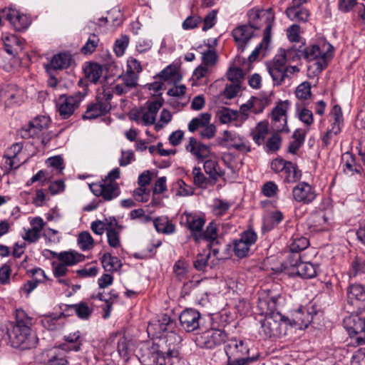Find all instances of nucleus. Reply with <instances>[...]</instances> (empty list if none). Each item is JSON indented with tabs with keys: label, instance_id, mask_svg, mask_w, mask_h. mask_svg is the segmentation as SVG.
<instances>
[{
	"label": "nucleus",
	"instance_id": "obj_46",
	"mask_svg": "<svg viewBox=\"0 0 365 365\" xmlns=\"http://www.w3.org/2000/svg\"><path fill=\"white\" fill-rule=\"evenodd\" d=\"M101 263L106 270L108 272L116 271L121 267V263L118 258L113 257L108 253L103 256Z\"/></svg>",
	"mask_w": 365,
	"mask_h": 365
},
{
	"label": "nucleus",
	"instance_id": "obj_38",
	"mask_svg": "<svg viewBox=\"0 0 365 365\" xmlns=\"http://www.w3.org/2000/svg\"><path fill=\"white\" fill-rule=\"evenodd\" d=\"M1 39L3 41L5 51L10 55H14L17 51L16 47H19L21 44V41L14 34H3Z\"/></svg>",
	"mask_w": 365,
	"mask_h": 365
},
{
	"label": "nucleus",
	"instance_id": "obj_55",
	"mask_svg": "<svg viewBox=\"0 0 365 365\" xmlns=\"http://www.w3.org/2000/svg\"><path fill=\"white\" fill-rule=\"evenodd\" d=\"M331 125H336L341 128L343 124V114L341 107L339 105L333 106L331 113Z\"/></svg>",
	"mask_w": 365,
	"mask_h": 365
},
{
	"label": "nucleus",
	"instance_id": "obj_15",
	"mask_svg": "<svg viewBox=\"0 0 365 365\" xmlns=\"http://www.w3.org/2000/svg\"><path fill=\"white\" fill-rule=\"evenodd\" d=\"M49 123L50 119L48 117L45 115L36 117L30 121L27 125L24 126L19 131V134L24 139L38 137L43 130L48 128Z\"/></svg>",
	"mask_w": 365,
	"mask_h": 365
},
{
	"label": "nucleus",
	"instance_id": "obj_26",
	"mask_svg": "<svg viewBox=\"0 0 365 365\" xmlns=\"http://www.w3.org/2000/svg\"><path fill=\"white\" fill-rule=\"evenodd\" d=\"M266 106L267 102L264 100L257 98H252L247 103L242 105L240 107L242 120H245L247 118L250 113L258 114L262 112Z\"/></svg>",
	"mask_w": 365,
	"mask_h": 365
},
{
	"label": "nucleus",
	"instance_id": "obj_12",
	"mask_svg": "<svg viewBox=\"0 0 365 365\" xmlns=\"http://www.w3.org/2000/svg\"><path fill=\"white\" fill-rule=\"evenodd\" d=\"M226 338L227 334L224 331L211 329L197 335L195 342L201 348L213 349L222 344Z\"/></svg>",
	"mask_w": 365,
	"mask_h": 365
},
{
	"label": "nucleus",
	"instance_id": "obj_17",
	"mask_svg": "<svg viewBox=\"0 0 365 365\" xmlns=\"http://www.w3.org/2000/svg\"><path fill=\"white\" fill-rule=\"evenodd\" d=\"M5 19L8 20L16 31H23L28 28L31 21L29 18L19 11L6 8L1 10Z\"/></svg>",
	"mask_w": 365,
	"mask_h": 365
},
{
	"label": "nucleus",
	"instance_id": "obj_58",
	"mask_svg": "<svg viewBox=\"0 0 365 365\" xmlns=\"http://www.w3.org/2000/svg\"><path fill=\"white\" fill-rule=\"evenodd\" d=\"M160 76L164 81H176L179 77L178 68L175 66H168L161 71Z\"/></svg>",
	"mask_w": 365,
	"mask_h": 365
},
{
	"label": "nucleus",
	"instance_id": "obj_57",
	"mask_svg": "<svg viewBox=\"0 0 365 365\" xmlns=\"http://www.w3.org/2000/svg\"><path fill=\"white\" fill-rule=\"evenodd\" d=\"M282 173V177L284 179V181L287 182H292L296 181L298 179V175L296 170V168L293 163L291 162L287 163L286 168Z\"/></svg>",
	"mask_w": 365,
	"mask_h": 365
},
{
	"label": "nucleus",
	"instance_id": "obj_11",
	"mask_svg": "<svg viewBox=\"0 0 365 365\" xmlns=\"http://www.w3.org/2000/svg\"><path fill=\"white\" fill-rule=\"evenodd\" d=\"M163 106L160 100H155L148 103L145 108H142L132 113L131 118L138 123L144 125H153L155 121L156 115Z\"/></svg>",
	"mask_w": 365,
	"mask_h": 365
},
{
	"label": "nucleus",
	"instance_id": "obj_23",
	"mask_svg": "<svg viewBox=\"0 0 365 365\" xmlns=\"http://www.w3.org/2000/svg\"><path fill=\"white\" fill-rule=\"evenodd\" d=\"M307 2V0H292V6L286 10L287 17L292 21L306 22L310 14L307 9L301 6Z\"/></svg>",
	"mask_w": 365,
	"mask_h": 365
},
{
	"label": "nucleus",
	"instance_id": "obj_44",
	"mask_svg": "<svg viewBox=\"0 0 365 365\" xmlns=\"http://www.w3.org/2000/svg\"><path fill=\"white\" fill-rule=\"evenodd\" d=\"M297 273L304 278H313L317 275V266L310 262L299 263Z\"/></svg>",
	"mask_w": 365,
	"mask_h": 365
},
{
	"label": "nucleus",
	"instance_id": "obj_32",
	"mask_svg": "<svg viewBox=\"0 0 365 365\" xmlns=\"http://www.w3.org/2000/svg\"><path fill=\"white\" fill-rule=\"evenodd\" d=\"M22 148V145L17 143L13 144L6 150L5 153L6 163L9 165L10 168L16 169L19 167L20 161L18 159V155L21 153Z\"/></svg>",
	"mask_w": 365,
	"mask_h": 365
},
{
	"label": "nucleus",
	"instance_id": "obj_19",
	"mask_svg": "<svg viewBox=\"0 0 365 365\" xmlns=\"http://www.w3.org/2000/svg\"><path fill=\"white\" fill-rule=\"evenodd\" d=\"M257 237V234L252 230L244 232L240 238L234 243L235 254L240 258L245 257L250 250V247L256 242Z\"/></svg>",
	"mask_w": 365,
	"mask_h": 365
},
{
	"label": "nucleus",
	"instance_id": "obj_7",
	"mask_svg": "<svg viewBox=\"0 0 365 365\" xmlns=\"http://www.w3.org/2000/svg\"><path fill=\"white\" fill-rule=\"evenodd\" d=\"M86 94L82 92H76L73 95H61L56 101L57 110L63 119L71 116L79 107Z\"/></svg>",
	"mask_w": 365,
	"mask_h": 365
},
{
	"label": "nucleus",
	"instance_id": "obj_1",
	"mask_svg": "<svg viewBox=\"0 0 365 365\" xmlns=\"http://www.w3.org/2000/svg\"><path fill=\"white\" fill-rule=\"evenodd\" d=\"M248 19L250 25L255 29L264 28V37L262 42L255 48L249 56L250 61H255L259 53L265 50L271 38V30L274 21V14L272 9H252L249 11Z\"/></svg>",
	"mask_w": 365,
	"mask_h": 365
},
{
	"label": "nucleus",
	"instance_id": "obj_6",
	"mask_svg": "<svg viewBox=\"0 0 365 365\" xmlns=\"http://www.w3.org/2000/svg\"><path fill=\"white\" fill-rule=\"evenodd\" d=\"M291 319L285 318L279 312H270L261 320V333L266 337H280L287 334Z\"/></svg>",
	"mask_w": 365,
	"mask_h": 365
},
{
	"label": "nucleus",
	"instance_id": "obj_22",
	"mask_svg": "<svg viewBox=\"0 0 365 365\" xmlns=\"http://www.w3.org/2000/svg\"><path fill=\"white\" fill-rule=\"evenodd\" d=\"M200 319V314L192 309L184 310L179 317L180 326L187 332L193 331L198 329Z\"/></svg>",
	"mask_w": 365,
	"mask_h": 365
},
{
	"label": "nucleus",
	"instance_id": "obj_2",
	"mask_svg": "<svg viewBox=\"0 0 365 365\" xmlns=\"http://www.w3.org/2000/svg\"><path fill=\"white\" fill-rule=\"evenodd\" d=\"M31 318L22 309L16 312V325L14 327L10 339L13 346L21 349H29L34 347L37 343V338L31 331Z\"/></svg>",
	"mask_w": 365,
	"mask_h": 365
},
{
	"label": "nucleus",
	"instance_id": "obj_37",
	"mask_svg": "<svg viewBox=\"0 0 365 365\" xmlns=\"http://www.w3.org/2000/svg\"><path fill=\"white\" fill-rule=\"evenodd\" d=\"M153 225L157 232L165 235L173 234L175 232V226L167 217H159L153 220Z\"/></svg>",
	"mask_w": 365,
	"mask_h": 365
},
{
	"label": "nucleus",
	"instance_id": "obj_50",
	"mask_svg": "<svg viewBox=\"0 0 365 365\" xmlns=\"http://www.w3.org/2000/svg\"><path fill=\"white\" fill-rule=\"evenodd\" d=\"M192 174L193 175L194 184L199 187L206 188L210 182L212 183L210 178H206L200 168L195 167Z\"/></svg>",
	"mask_w": 365,
	"mask_h": 365
},
{
	"label": "nucleus",
	"instance_id": "obj_25",
	"mask_svg": "<svg viewBox=\"0 0 365 365\" xmlns=\"http://www.w3.org/2000/svg\"><path fill=\"white\" fill-rule=\"evenodd\" d=\"M223 140L228 145L232 146L242 153L251 151L249 142L233 131L225 130L223 133Z\"/></svg>",
	"mask_w": 365,
	"mask_h": 365
},
{
	"label": "nucleus",
	"instance_id": "obj_42",
	"mask_svg": "<svg viewBox=\"0 0 365 365\" xmlns=\"http://www.w3.org/2000/svg\"><path fill=\"white\" fill-rule=\"evenodd\" d=\"M211 115L207 113H204L194 118L188 124V130L190 132H195L198 129H202L210 121Z\"/></svg>",
	"mask_w": 365,
	"mask_h": 365
},
{
	"label": "nucleus",
	"instance_id": "obj_52",
	"mask_svg": "<svg viewBox=\"0 0 365 365\" xmlns=\"http://www.w3.org/2000/svg\"><path fill=\"white\" fill-rule=\"evenodd\" d=\"M342 159L345 161L344 171L346 174L352 175L354 173H360L361 166L355 163V160L351 154L345 153Z\"/></svg>",
	"mask_w": 365,
	"mask_h": 365
},
{
	"label": "nucleus",
	"instance_id": "obj_20",
	"mask_svg": "<svg viewBox=\"0 0 365 365\" xmlns=\"http://www.w3.org/2000/svg\"><path fill=\"white\" fill-rule=\"evenodd\" d=\"M347 302L354 310L359 311L365 307V290L360 284H351L347 290Z\"/></svg>",
	"mask_w": 365,
	"mask_h": 365
},
{
	"label": "nucleus",
	"instance_id": "obj_39",
	"mask_svg": "<svg viewBox=\"0 0 365 365\" xmlns=\"http://www.w3.org/2000/svg\"><path fill=\"white\" fill-rule=\"evenodd\" d=\"M295 96L299 101L297 103L307 104L312 97L310 83L304 81L300 83L295 90Z\"/></svg>",
	"mask_w": 365,
	"mask_h": 365
},
{
	"label": "nucleus",
	"instance_id": "obj_29",
	"mask_svg": "<svg viewBox=\"0 0 365 365\" xmlns=\"http://www.w3.org/2000/svg\"><path fill=\"white\" fill-rule=\"evenodd\" d=\"M31 228L26 232L24 239L30 242H34L39 239L44 222L41 217H34L31 220Z\"/></svg>",
	"mask_w": 365,
	"mask_h": 365
},
{
	"label": "nucleus",
	"instance_id": "obj_9",
	"mask_svg": "<svg viewBox=\"0 0 365 365\" xmlns=\"http://www.w3.org/2000/svg\"><path fill=\"white\" fill-rule=\"evenodd\" d=\"M344 328L349 332L352 342L357 344L365 343V317L351 315L344 319Z\"/></svg>",
	"mask_w": 365,
	"mask_h": 365
},
{
	"label": "nucleus",
	"instance_id": "obj_24",
	"mask_svg": "<svg viewBox=\"0 0 365 365\" xmlns=\"http://www.w3.org/2000/svg\"><path fill=\"white\" fill-rule=\"evenodd\" d=\"M267 70L274 82L281 84L286 78L284 58L275 57L267 65Z\"/></svg>",
	"mask_w": 365,
	"mask_h": 365
},
{
	"label": "nucleus",
	"instance_id": "obj_16",
	"mask_svg": "<svg viewBox=\"0 0 365 365\" xmlns=\"http://www.w3.org/2000/svg\"><path fill=\"white\" fill-rule=\"evenodd\" d=\"M138 78L139 76L136 74L130 73L126 71L124 75L119 77L109 90L117 95L125 94L138 86Z\"/></svg>",
	"mask_w": 365,
	"mask_h": 365
},
{
	"label": "nucleus",
	"instance_id": "obj_18",
	"mask_svg": "<svg viewBox=\"0 0 365 365\" xmlns=\"http://www.w3.org/2000/svg\"><path fill=\"white\" fill-rule=\"evenodd\" d=\"M232 35L238 50L243 51L249 41L254 37L255 29L250 24L241 25L233 29Z\"/></svg>",
	"mask_w": 365,
	"mask_h": 365
},
{
	"label": "nucleus",
	"instance_id": "obj_59",
	"mask_svg": "<svg viewBox=\"0 0 365 365\" xmlns=\"http://www.w3.org/2000/svg\"><path fill=\"white\" fill-rule=\"evenodd\" d=\"M188 263L184 260H178L175 262L173 270L179 279H183L187 277L188 273Z\"/></svg>",
	"mask_w": 365,
	"mask_h": 365
},
{
	"label": "nucleus",
	"instance_id": "obj_33",
	"mask_svg": "<svg viewBox=\"0 0 365 365\" xmlns=\"http://www.w3.org/2000/svg\"><path fill=\"white\" fill-rule=\"evenodd\" d=\"M312 319V316L305 308H299L293 314V319L291 320L292 327L294 325L299 326V328H307Z\"/></svg>",
	"mask_w": 365,
	"mask_h": 365
},
{
	"label": "nucleus",
	"instance_id": "obj_5",
	"mask_svg": "<svg viewBox=\"0 0 365 365\" xmlns=\"http://www.w3.org/2000/svg\"><path fill=\"white\" fill-rule=\"evenodd\" d=\"M227 365H248L256 361L257 356H249L247 343L241 339H230L225 346Z\"/></svg>",
	"mask_w": 365,
	"mask_h": 365
},
{
	"label": "nucleus",
	"instance_id": "obj_61",
	"mask_svg": "<svg viewBox=\"0 0 365 365\" xmlns=\"http://www.w3.org/2000/svg\"><path fill=\"white\" fill-rule=\"evenodd\" d=\"M230 207L231 203L229 202L223 200L216 199L214 201L213 212L216 215H223L228 211Z\"/></svg>",
	"mask_w": 365,
	"mask_h": 365
},
{
	"label": "nucleus",
	"instance_id": "obj_34",
	"mask_svg": "<svg viewBox=\"0 0 365 365\" xmlns=\"http://www.w3.org/2000/svg\"><path fill=\"white\" fill-rule=\"evenodd\" d=\"M52 271L53 276L58 279V282L66 286L70 285V280L65 278L69 273L68 267L61 264L58 261H53L51 262Z\"/></svg>",
	"mask_w": 365,
	"mask_h": 365
},
{
	"label": "nucleus",
	"instance_id": "obj_8",
	"mask_svg": "<svg viewBox=\"0 0 365 365\" xmlns=\"http://www.w3.org/2000/svg\"><path fill=\"white\" fill-rule=\"evenodd\" d=\"M143 361L147 365H176L179 363V352L177 349H169L166 353L152 347L143 356Z\"/></svg>",
	"mask_w": 365,
	"mask_h": 365
},
{
	"label": "nucleus",
	"instance_id": "obj_63",
	"mask_svg": "<svg viewBox=\"0 0 365 365\" xmlns=\"http://www.w3.org/2000/svg\"><path fill=\"white\" fill-rule=\"evenodd\" d=\"M227 79L233 83L240 84L243 77V71L237 67H230L227 73Z\"/></svg>",
	"mask_w": 365,
	"mask_h": 365
},
{
	"label": "nucleus",
	"instance_id": "obj_30",
	"mask_svg": "<svg viewBox=\"0 0 365 365\" xmlns=\"http://www.w3.org/2000/svg\"><path fill=\"white\" fill-rule=\"evenodd\" d=\"M21 91L15 86H8L0 92V97L6 106H12L20 100Z\"/></svg>",
	"mask_w": 365,
	"mask_h": 365
},
{
	"label": "nucleus",
	"instance_id": "obj_49",
	"mask_svg": "<svg viewBox=\"0 0 365 365\" xmlns=\"http://www.w3.org/2000/svg\"><path fill=\"white\" fill-rule=\"evenodd\" d=\"M258 307L261 311V314H269L270 312H276V299L274 298L259 299Z\"/></svg>",
	"mask_w": 365,
	"mask_h": 365
},
{
	"label": "nucleus",
	"instance_id": "obj_31",
	"mask_svg": "<svg viewBox=\"0 0 365 365\" xmlns=\"http://www.w3.org/2000/svg\"><path fill=\"white\" fill-rule=\"evenodd\" d=\"M203 167L205 172L210 176L212 184H215L225 174V172L219 166L218 163L215 160H206Z\"/></svg>",
	"mask_w": 365,
	"mask_h": 365
},
{
	"label": "nucleus",
	"instance_id": "obj_21",
	"mask_svg": "<svg viewBox=\"0 0 365 365\" xmlns=\"http://www.w3.org/2000/svg\"><path fill=\"white\" fill-rule=\"evenodd\" d=\"M314 188L307 182L297 184L292 190L293 199L297 202L309 204L316 197Z\"/></svg>",
	"mask_w": 365,
	"mask_h": 365
},
{
	"label": "nucleus",
	"instance_id": "obj_43",
	"mask_svg": "<svg viewBox=\"0 0 365 365\" xmlns=\"http://www.w3.org/2000/svg\"><path fill=\"white\" fill-rule=\"evenodd\" d=\"M102 71L101 66L96 63H90L84 68L86 77L92 83H96L99 80Z\"/></svg>",
	"mask_w": 365,
	"mask_h": 365
},
{
	"label": "nucleus",
	"instance_id": "obj_41",
	"mask_svg": "<svg viewBox=\"0 0 365 365\" xmlns=\"http://www.w3.org/2000/svg\"><path fill=\"white\" fill-rule=\"evenodd\" d=\"M71 56L66 53H61L54 56L51 61V66L53 69H64L68 68L71 63Z\"/></svg>",
	"mask_w": 365,
	"mask_h": 365
},
{
	"label": "nucleus",
	"instance_id": "obj_4",
	"mask_svg": "<svg viewBox=\"0 0 365 365\" xmlns=\"http://www.w3.org/2000/svg\"><path fill=\"white\" fill-rule=\"evenodd\" d=\"M120 176V169L115 168L101 182L91 184L90 189L96 196L102 197L106 201L112 200L120 192L119 185L115 181Z\"/></svg>",
	"mask_w": 365,
	"mask_h": 365
},
{
	"label": "nucleus",
	"instance_id": "obj_14",
	"mask_svg": "<svg viewBox=\"0 0 365 365\" xmlns=\"http://www.w3.org/2000/svg\"><path fill=\"white\" fill-rule=\"evenodd\" d=\"M289 106L288 101H279L272 111V123L274 129L277 132H289L287 113Z\"/></svg>",
	"mask_w": 365,
	"mask_h": 365
},
{
	"label": "nucleus",
	"instance_id": "obj_13",
	"mask_svg": "<svg viewBox=\"0 0 365 365\" xmlns=\"http://www.w3.org/2000/svg\"><path fill=\"white\" fill-rule=\"evenodd\" d=\"M205 223L203 215L197 212H184L180 216V224L187 228L196 242H199L201 230Z\"/></svg>",
	"mask_w": 365,
	"mask_h": 365
},
{
	"label": "nucleus",
	"instance_id": "obj_54",
	"mask_svg": "<svg viewBox=\"0 0 365 365\" xmlns=\"http://www.w3.org/2000/svg\"><path fill=\"white\" fill-rule=\"evenodd\" d=\"M210 253H200L197 255L193 261V267L199 272H205L207 267H209L208 259Z\"/></svg>",
	"mask_w": 365,
	"mask_h": 365
},
{
	"label": "nucleus",
	"instance_id": "obj_53",
	"mask_svg": "<svg viewBox=\"0 0 365 365\" xmlns=\"http://www.w3.org/2000/svg\"><path fill=\"white\" fill-rule=\"evenodd\" d=\"M78 244L82 250H90L94 246V240L89 232H83L78 235Z\"/></svg>",
	"mask_w": 365,
	"mask_h": 365
},
{
	"label": "nucleus",
	"instance_id": "obj_48",
	"mask_svg": "<svg viewBox=\"0 0 365 365\" xmlns=\"http://www.w3.org/2000/svg\"><path fill=\"white\" fill-rule=\"evenodd\" d=\"M70 308L82 319H88L93 312L92 307L86 302L71 305Z\"/></svg>",
	"mask_w": 365,
	"mask_h": 365
},
{
	"label": "nucleus",
	"instance_id": "obj_47",
	"mask_svg": "<svg viewBox=\"0 0 365 365\" xmlns=\"http://www.w3.org/2000/svg\"><path fill=\"white\" fill-rule=\"evenodd\" d=\"M199 237V242L200 240H207L212 244L217 240V228L216 224L211 222L208 225L205 232L201 230Z\"/></svg>",
	"mask_w": 365,
	"mask_h": 365
},
{
	"label": "nucleus",
	"instance_id": "obj_27",
	"mask_svg": "<svg viewBox=\"0 0 365 365\" xmlns=\"http://www.w3.org/2000/svg\"><path fill=\"white\" fill-rule=\"evenodd\" d=\"M52 257L56 258L61 264L71 267L83 261V255L75 251H64L59 253L48 251Z\"/></svg>",
	"mask_w": 365,
	"mask_h": 365
},
{
	"label": "nucleus",
	"instance_id": "obj_28",
	"mask_svg": "<svg viewBox=\"0 0 365 365\" xmlns=\"http://www.w3.org/2000/svg\"><path fill=\"white\" fill-rule=\"evenodd\" d=\"M185 149L199 160L207 158L210 154V148L197 141L194 138H190L189 139L188 143L185 146Z\"/></svg>",
	"mask_w": 365,
	"mask_h": 365
},
{
	"label": "nucleus",
	"instance_id": "obj_56",
	"mask_svg": "<svg viewBox=\"0 0 365 365\" xmlns=\"http://www.w3.org/2000/svg\"><path fill=\"white\" fill-rule=\"evenodd\" d=\"M362 273L365 274V259L356 257L351 264L349 275L354 277Z\"/></svg>",
	"mask_w": 365,
	"mask_h": 365
},
{
	"label": "nucleus",
	"instance_id": "obj_60",
	"mask_svg": "<svg viewBox=\"0 0 365 365\" xmlns=\"http://www.w3.org/2000/svg\"><path fill=\"white\" fill-rule=\"evenodd\" d=\"M99 43V38L96 34H91L86 44L81 48V53L91 54L96 50Z\"/></svg>",
	"mask_w": 365,
	"mask_h": 365
},
{
	"label": "nucleus",
	"instance_id": "obj_62",
	"mask_svg": "<svg viewBox=\"0 0 365 365\" xmlns=\"http://www.w3.org/2000/svg\"><path fill=\"white\" fill-rule=\"evenodd\" d=\"M341 128L336 125H331L323 135L322 140L325 146H328L332 140V138L340 133Z\"/></svg>",
	"mask_w": 365,
	"mask_h": 365
},
{
	"label": "nucleus",
	"instance_id": "obj_64",
	"mask_svg": "<svg viewBox=\"0 0 365 365\" xmlns=\"http://www.w3.org/2000/svg\"><path fill=\"white\" fill-rule=\"evenodd\" d=\"M48 365H68L67 359L62 353H56L51 351L50 359L48 361Z\"/></svg>",
	"mask_w": 365,
	"mask_h": 365
},
{
	"label": "nucleus",
	"instance_id": "obj_35",
	"mask_svg": "<svg viewBox=\"0 0 365 365\" xmlns=\"http://www.w3.org/2000/svg\"><path fill=\"white\" fill-rule=\"evenodd\" d=\"M216 115L219 120L224 124L237 121L239 118L242 121L240 111L238 113L229 108L223 107L220 108L217 110Z\"/></svg>",
	"mask_w": 365,
	"mask_h": 365
},
{
	"label": "nucleus",
	"instance_id": "obj_10",
	"mask_svg": "<svg viewBox=\"0 0 365 365\" xmlns=\"http://www.w3.org/2000/svg\"><path fill=\"white\" fill-rule=\"evenodd\" d=\"M103 96H98L96 102L88 105L83 115L85 119H94L107 113L110 108L109 101L112 98L110 90H103Z\"/></svg>",
	"mask_w": 365,
	"mask_h": 365
},
{
	"label": "nucleus",
	"instance_id": "obj_45",
	"mask_svg": "<svg viewBox=\"0 0 365 365\" xmlns=\"http://www.w3.org/2000/svg\"><path fill=\"white\" fill-rule=\"evenodd\" d=\"M63 316L64 315L62 313L59 314H51L44 316L41 319L42 325L50 330L57 329L61 326L59 321L62 317H63Z\"/></svg>",
	"mask_w": 365,
	"mask_h": 365
},
{
	"label": "nucleus",
	"instance_id": "obj_36",
	"mask_svg": "<svg viewBox=\"0 0 365 365\" xmlns=\"http://www.w3.org/2000/svg\"><path fill=\"white\" fill-rule=\"evenodd\" d=\"M306 106L307 104L296 103V115L305 125L310 126L314 122L313 113Z\"/></svg>",
	"mask_w": 365,
	"mask_h": 365
},
{
	"label": "nucleus",
	"instance_id": "obj_40",
	"mask_svg": "<svg viewBox=\"0 0 365 365\" xmlns=\"http://www.w3.org/2000/svg\"><path fill=\"white\" fill-rule=\"evenodd\" d=\"M268 133V123L265 121L259 122L252 131V139L259 145L264 142Z\"/></svg>",
	"mask_w": 365,
	"mask_h": 365
},
{
	"label": "nucleus",
	"instance_id": "obj_51",
	"mask_svg": "<svg viewBox=\"0 0 365 365\" xmlns=\"http://www.w3.org/2000/svg\"><path fill=\"white\" fill-rule=\"evenodd\" d=\"M309 246V240L304 237H296L292 239L289 245L291 253L299 254V252L305 250Z\"/></svg>",
	"mask_w": 365,
	"mask_h": 365
},
{
	"label": "nucleus",
	"instance_id": "obj_3",
	"mask_svg": "<svg viewBox=\"0 0 365 365\" xmlns=\"http://www.w3.org/2000/svg\"><path fill=\"white\" fill-rule=\"evenodd\" d=\"M331 46L328 43L311 45L304 48L302 46V56L308 61H313L309 66V70L313 68V73L317 75L326 68L328 61L331 58Z\"/></svg>",
	"mask_w": 365,
	"mask_h": 365
}]
</instances>
